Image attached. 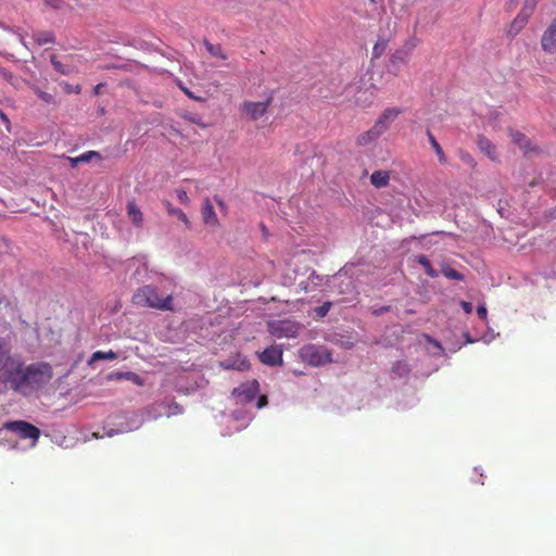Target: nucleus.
I'll return each instance as SVG.
<instances>
[{
    "label": "nucleus",
    "instance_id": "obj_1",
    "mask_svg": "<svg viewBox=\"0 0 556 556\" xmlns=\"http://www.w3.org/2000/svg\"><path fill=\"white\" fill-rule=\"evenodd\" d=\"M132 302L138 306L159 311H173V296L170 294L161 295L153 286L139 288L132 296Z\"/></svg>",
    "mask_w": 556,
    "mask_h": 556
},
{
    "label": "nucleus",
    "instance_id": "obj_2",
    "mask_svg": "<svg viewBox=\"0 0 556 556\" xmlns=\"http://www.w3.org/2000/svg\"><path fill=\"white\" fill-rule=\"evenodd\" d=\"M26 366L21 356L16 355L8 366L1 371L0 378L8 383L10 388L16 392H25L26 390Z\"/></svg>",
    "mask_w": 556,
    "mask_h": 556
},
{
    "label": "nucleus",
    "instance_id": "obj_3",
    "mask_svg": "<svg viewBox=\"0 0 556 556\" xmlns=\"http://www.w3.org/2000/svg\"><path fill=\"white\" fill-rule=\"evenodd\" d=\"M26 390L47 384L53 377L52 366L48 363H34L26 366Z\"/></svg>",
    "mask_w": 556,
    "mask_h": 556
},
{
    "label": "nucleus",
    "instance_id": "obj_4",
    "mask_svg": "<svg viewBox=\"0 0 556 556\" xmlns=\"http://www.w3.org/2000/svg\"><path fill=\"white\" fill-rule=\"evenodd\" d=\"M300 357L312 366H323L332 362L330 351L323 345L316 344L304 345L300 350Z\"/></svg>",
    "mask_w": 556,
    "mask_h": 556
},
{
    "label": "nucleus",
    "instance_id": "obj_5",
    "mask_svg": "<svg viewBox=\"0 0 556 556\" xmlns=\"http://www.w3.org/2000/svg\"><path fill=\"white\" fill-rule=\"evenodd\" d=\"M301 325L290 319L274 320L268 323V331L271 336L282 338H295Z\"/></svg>",
    "mask_w": 556,
    "mask_h": 556
},
{
    "label": "nucleus",
    "instance_id": "obj_6",
    "mask_svg": "<svg viewBox=\"0 0 556 556\" xmlns=\"http://www.w3.org/2000/svg\"><path fill=\"white\" fill-rule=\"evenodd\" d=\"M4 428L11 432L17 433L21 439L33 440L34 444L41 433L39 428L24 420L8 421L4 424Z\"/></svg>",
    "mask_w": 556,
    "mask_h": 556
},
{
    "label": "nucleus",
    "instance_id": "obj_7",
    "mask_svg": "<svg viewBox=\"0 0 556 556\" xmlns=\"http://www.w3.org/2000/svg\"><path fill=\"white\" fill-rule=\"evenodd\" d=\"M273 98L269 97L265 101L253 102L244 101L240 105V111L247 115L251 121H256L265 115L269 105L271 104Z\"/></svg>",
    "mask_w": 556,
    "mask_h": 556
},
{
    "label": "nucleus",
    "instance_id": "obj_8",
    "mask_svg": "<svg viewBox=\"0 0 556 556\" xmlns=\"http://www.w3.org/2000/svg\"><path fill=\"white\" fill-rule=\"evenodd\" d=\"M402 112L403 111L400 108H387L382 111L372 126L383 135L390 129L392 123L402 114Z\"/></svg>",
    "mask_w": 556,
    "mask_h": 556
},
{
    "label": "nucleus",
    "instance_id": "obj_9",
    "mask_svg": "<svg viewBox=\"0 0 556 556\" xmlns=\"http://www.w3.org/2000/svg\"><path fill=\"white\" fill-rule=\"evenodd\" d=\"M511 140L517 144L526 156H532L540 153V148L520 131L510 130Z\"/></svg>",
    "mask_w": 556,
    "mask_h": 556
},
{
    "label": "nucleus",
    "instance_id": "obj_10",
    "mask_svg": "<svg viewBox=\"0 0 556 556\" xmlns=\"http://www.w3.org/2000/svg\"><path fill=\"white\" fill-rule=\"evenodd\" d=\"M201 216L205 226L217 228L219 227V219L215 212L214 205L210 198H204L201 205Z\"/></svg>",
    "mask_w": 556,
    "mask_h": 556
},
{
    "label": "nucleus",
    "instance_id": "obj_11",
    "mask_svg": "<svg viewBox=\"0 0 556 556\" xmlns=\"http://www.w3.org/2000/svg\"><path fill=\"white\" fill-rule=\"evenodd\" d=\"M260 361L268 366H276L282 363V349L278 345L266 348L258 354Z\"/></svg>",
    "mask_w": 556,
    "mask_h": 556
},
{
    "label": "nucleus",
    "instance_id": "obj_12",
    "mask_svg": "<svg viewBox=\"0 0 556 556\" xmlns=\"http://www.w3.org/2000/svg\"><path fill=\"white\" fill-rule=\"evenodd\" d=\"M477 146L491 161H497L496 147L492 141L483 135H479L477 139Z\"/></svg>",
    "mask_w": 556,
    "mask_h": 556
},
{
    "label": "nucleus",
    "instance_id": "obj_13",
    "mask_svg": "<svg viewBox=\"0 0 556 556\" xmlns=\"http://www.w3.org/2000/svg\"><path fill=\"white\" fill-rule=\"evenodd\" d=\"M382 135L380 131H378L374 126L369 128L368 130L359 134L356 137V144L358 147H368L372 143H375Z\"/></svg>",
    "mask_w": 556,
    "mask_h": 556
},
{
    "label": "nucleus",
    "instance_id": "obj_14",
    "mask_svg": "<svg viewBox=\"0 0 556 556\" xmlns=\"http://www.w3.org/2000/svg\"><path fill=\"white\" fill-rule=\"evenodd\" d=\"M127 215L135 227L141 228L143 226V214L136 204L135 200L128 201Z\"/></svg>",
    "mask_w": 556,
    "mask_h": 556
},
{
    "label": "nucleus",
    "instance_id": "obj_15",
    "mask_svg": "<svg viewBox=\"0 0 556 556\" xmlns=\"http://www.w3.org/2000/svg\"><path fill=\"white\" fill-rule=\"evenodd\" d=\"M375 101V88L358 90L354 103L361 108H369Z\"/></svg>",
    "mask_w": 556,
    "mask_h": 556
},
{
    "label": "nucleus",
    "instance_id": "obj_16",
    "mask_svg": "<svg viewBox=\"0 0 556 556\" xmlns=\"http://www.w3.org/2000/svg\"><path fill=\"white\" fill-rule=\"evenodd\" d=\"M258 383L253 381L251 386H241L233 390V393L242 397L244 402H251L254 400L257 393Z\"/></svg>",
    "mask_w": 556,
    "mask_h": 556
},
{
    "label": "nucleus",
    "instance_id": "obj_17",
    "mask_svg": "<svg viewBox=\"0 0 556 556\" xmlns=\"http://www.w3.org/2000/svg\"><path fill=\"white\" fill-rule=\"evenodd\" d=\"M163 204L169 216L176 217L178 220L184 223L188 229L191 228L190 219L179 207H175L169 201H164Z\"/></svg>",
    "mask_w": 556,
    "mask_h": 556
},
{
    "label": "nucleus",
    "instance_id": "obj_18",
    "mask_svg": "<svg viewBox=\"0 0 556 556\" xmlns=\"http://www.w3.org/2000/svg\"><path fill=\"white\" fill-rule=\"evenodd\" d=\"M391 174L389 170H376L370 175V182L374 187L380 189L389 185Z\"/></svg>",
    "mask_w": 556,
    "mask_h": 556
},
{
    "label": "nucleus",
    "instance_id": "obj_19",
    "mask_svg": "<svg viewBox=\"0 0 556 556\" xmlns=\"http://www.w3.org/2000/svg\"><path fill=\"white\" fill-rule=\"evenodd\" d=\"M31 38L38 46L55 42V35L52 30L34 31Z\"/></svg>",
    "mask_w": 556,
    "mask_h": 556
},
{
    "label": "nucleus",
    "instance_id": "obj_20",
    "mask_svg": "<svg viewBox=\"0 0 556 556\" xmlns=\"http://www.w3.org/2000/svg\"><path fill=\"white\" fill-rule=\"evenodd\" d=\"M16 355L11 353V349L3 339H0V372L14 359Z\"/></svg>",
    "mask_w": 556,
    "mask_h": 556
},
{
    "label": "nucleus",
    "instance_id": "obj_21",
    "mask_svg": "<svg viewBox=\"0 0 556 556\" xmlns=\"http://www.w3.org/2000/svg\"><path fill=\"white\" fill-rule=\"evenodd\" d=\"M203 45H204L206 51L208 52V54L211 56L218 58L220 60H227L228 59V55L224 51V49H223L220 43H212L207 39H204L203 40Z\"/></svg>",
    "mask_w": 556,
    "mask_h": 556
},
{
    "label": "nucleus",
    "instance_id": "obj_22",
    "mask_svg": "<svg viewBox=\"0 0 556 556\" xmlns=\"http://www.w3.org/2000/svg\"><path fill=\"white\" fill-rule=\"evenodd\" d=\"M427 137H428V140H429L432 149L434 150V152L438 156L439 162L441 164H445L447 162L446 155H445L442 147L440 146V143L438 142V140L435 139V137L429 129L427 130Z\"/></svg>",
    "mask_w": 556,
    "mask_h": 556
},
{
    "label": "nucleus",
    "instance_id": "obj_23",
    "mask_svg": "<svg viewBox=\"0 0 556 556\" xmlns=\"http://www.w3.org/2000/svg\"><path fill=\"white\" fill-rule=\"evenodd\" d=\"M116 358H117V354L112 350H110L108 352L96 351L92 353L91 357L89 358L88 365L92 366L93 363H96L98 361H113Z\"/></svg>",
    "mask_w": 556,
    "mask_h": 556
},
{
    "label": "nucleus",
    "instance_id": "obj_24",
    "mask_svg": "<svg viewBox=\"0 0 556 556\" xmlns=\"http://www.w3.org/2000/svg\"><path fill=\"white\" fill-rule=\"evenodd\" d=\"M528 14H523L522 12L513 21L509 29V34L511 36H516L521 28L527 24L528 22Z\"/></svg>",
    "mask_w": 556,
    "mask_h": 556
},
{
    "label": "nucleus",
    "instance_id": "obj_25",
    "mask_svg": "<svg viewBox=\"0 0 556 556\" xmlns=\"http://www.w3.org/2000/svg\"><path fill=\"white\" fill-rule=\"evenodd\" d=\"M410 371L409 366L405 362H396L391 369L392 376L395 378L406 377Z\"/></svg>",
    "mask_w": 556,
    "mask_h": 556
},
{
    "label": "nucleus",
    "instance_id": "obj_26",
    "mask_svg": "<svg viewBox=\"0 0 556 556\" xmlns=\"http://www.w3.org/2000/svg\"><path fill=\"white\" fill-rule=\"evenodd\" d=\"M417 262L424 267L426 274L429 277L434 278L438 276V271L432 267L429 258L426 255H418Z\"/></svg>",
    "mask_w": 556,
    "mask_h": 556
},
{
    "label": "nucleus",
    "instance_id": "obj_27",
    "mask_svg": "<svg viewBox=\"0 0 556 556\" xmlns=\"http://www.w3.org/2000/svg\"><path fill=\"white\" fill-rule=\"evenodd\" d=\"M50 62H51L53 68L61 75H70L73 72L70 66L64 65L61 61H59L54 54L51 55Z\"/></svg>",
    "mask_w": 556,
    "mask_h": 556
},
{
    "label": "nucleus",
    "instance_id": "obj_28",
    "mask_svg": "<svg viewBox=\"0 0 556 556\" xmlns=\"http://www.w3.org/2000/svg\"><path fill=\"white\" fill-rule=\"evenodd\" d=\"M114 376L117 379L131 380L132 382H135L138 386H142L143 384V381H142L141 377L138 376L137 374L132 372V371L117 372V374H114Z\"/></svg>",
    "mask_w": 556,
    "mask_h": 556
},
{
    "label": "nucleus",
    "instance_id": "obj_29",
    "mask_svg": "<svg viewBox=\"0 0 556 556\" xmlns=\"http://www.w3.org/2000/svg\"><path fill=\"white\" fill-rule=\"evenodd\" d=\"M31 89L38 96V98L40 100H42L43 102L49 103V104H54L55 103V99H54V97L51 93L42 91L37 86H33Z\"/></svg>",
    "mask_w": 556,
    "mask_h": 556
},
{
    "label": "nucleus",
    "instance_id": "obj_30",
    "mask_svg": "<svg viewBox=\"0 0 556 556\" xmlns=\"http://www.w3.org/2000/svg\"><path fill=\"white\" fill-rule=\"evenodd\" d=\"M442 274L447 279H453V280H464V278H465L462 273L457 271L456 269H454L452 267H443Z\"/></svg>",
    "mask_w": 556,
    "mask_h": 556
},
{
    "label": "nucleus",
    "instance_id": "obj_31",
    "mask_svg": "<svg viewBox=\"0 0 556 556\" xmlns=\"http://www.w3.org/2000/svg\"><path fill=\"white\" fill-rule=\"evenodd\" d=\"M225 367L243 371V370H247L250 368V362L248 359L243 358L240 361H236L232 364H227Z\"/></svg>",
    "mask_w": 556,
    "mask_h": 556
},
{
    "label": "nucleus",
    "instance_id": "obj_32",
    "mask_svg": "<svg viewBox=\"0 0 556 556\" xmlns=\"http://www.w3.org/2000/svg\"><path fill=\"white\" fill-rule=\"evenodd\" d=\"M92 159L102 160V155L97 151H87L79 155L80 163L90 162Z\"/></svg>",
    "mask_w": 556,
    "mask_h": 556
},
{
    "label": "nucleus",
    "instance_id": "obj_33",
    "mask_svg": "<svg viewBox=\"0 0 556 556\" xmlns=\"http://www.w3.org/2000/svg\"><path fill=\"white\" fill-rule=\"evenodd\" d=\"M387 42L384 40L377 41L372 48V56L378 59L386 51Z\"/></svg>",
    "mask_w": 556,
    "mask_h": 556
},
{
    "label": "nucleus",
    "instance_id": "obj_34",
    "mask_svg": "<svg viewBox=\"0 0 556 556\" xmlns=\"http://www.w3.org/2000/svg\"><path fill=\"white\" fill-rule=\"evenodd\" d=\"M176 197H177V200L184 204V205H189L190 204V199L187 194V191L181 189V188H176L174 190Z\"/></svg>",
    "mask_w": 556,
    "mask_h": 556
},
{
    "label": "nucleus",
    "instance_id": "obj_35",
    "mask_svg": "<svg viewBox=\"0 0 556 556\" xmlns=\"http://www.w3.org/2000/svg\"><path fill=\"white\" fill-rule=\"evenodd\" d=\"M459 157L465 164L469 165L472 168L476 167V161L469 152L460 151Z\"/></svg>",
    "mask_w": 556,
    "mask_h": 556
},
{
    "label": "nucleus",
    "instance_id": "obj_36",
    "mask_svg": "<svg viewBox=\"0 0 556 556\" xmlns=\"http://www.w3.org/2000/svg\"><path fill=\"white\" fill-rule=\"evenodd\" d=\"M43 2L55 11H61L65 7V2L63 0H43Z\"/></svg>",
    "mask_w": 556,
    "mask_h": 556
},
{
    "label": "nucleus",
    "instance_id": "obj_37",
    "mask_svg": "<svg viewBox=\"0 0 556 556\" xmlns=\"http://www.w3.org/2000/svg\"><path fill=\"white\" fill-rule=\"evenodd\" d=\"M535 4H536L535 0H526L525 7L522 9V13L528 14V16H529L532 13V11L534 10Z\"/></svg>",
    "mask_w": 556,
    "mask_h": 556
},
{
    "label": "nucleus",
    "instance_id": "obj_38",
    "mask_svg": "<svg viewBox=\"0 0 556 556\" xmlns=\"http://www.w3.org/2000/svg\"><path fill=\"white\" fill-rule=\"evenodd\" d=\"M64 90L66 93H80L81 87L79 85L72 86L70 84H65Z\"/></svg>",
    "mask_w": 556,
    "mask_h": 556
},
{
    "label": "nucleus",
    "instance_id": "obj_39",
    "mask_svg": "<svg viewBox=\"0 0 556 556\" xmlns=\"http://www.w3.org/2000/svg\"><path fill=\"white\" fill-rule=\"evenodd\" d=\"M477 314L480 319L485 320L488 316V311L484 304H480L477 308Z\"/></svg>",
    "mask_w": 556,
    "mask_h": 556
},
{
    "label": "nucleus",
    "instance_id": "obj_40",
    "mask_svg": "<svg viewBox=\"0 0 556 556\" xmlns=\"http://www.w3.org/2000/svg\"><path fill=\"white\" fill-rule=\"evenodd\" d=\"M214 200L217 203V205L220 208V211L226 213L227 212V204L225 203V201L223 199H220L218 195H215Z\"/></svg>",
    "mask_w": 556,
    "mask_h": 556
},
{
    "label": "nucleus",
    "instance_id": "obj_41",
    "mask_svg": "<svg viewBox=\"0 0 556 556\" xmlns=\"http://www.w3.org/2000/svg\"><path fill=\"white\" fill-rule=\"evenodd\" d=\"M460 306H462V308L464 309V312L466 314H471L472 313L473 306H472V304L470 302L462 301L460 302Z\"/></svg>",
    "mask_w": 556,
    "mask_h": 556
},
{
    "label": "nucleus",
    "instance_id": "obj_42",
    "mask_svg": "<svg viewBox=\"0 0 556 556\" xmlns=\"http://www.w3.org/2000/svg\"><path fill=\"white\" fill-rule=\"evenodd\" d=\"M390 309H391V307L387 305V306H381V307L375 309L372 313L376 316H380V315H382L384 313L390 312Z\"/></svg>",
    "mask_w": 556,
    "mask_h": 556
},
{
    "label": "nucleus",
    "instance_id": "obj_43",
    "mask_svg": "<svg viewBox=\"0 0 556 556\" xmlns=\"http://www.w3.org/2000/svg\"><path fill=\"white\" fill-rule=\"evenodd\" d=\"M0 119L7 125L9 126L10 125V119L8 117V115L0 110Z\"/></svg>",
    "mask_w": 556,
    "mask_h": 556
},
{
    "label": "nucleus",
    "instance_id": "obj_44",
    "mask_svg": "<svg viewBox=\"0 0 556 556\" xmlns=\"http://www.w3.org/2000/svg\"><path fill=\"white\" fill-rule=\"evenodd\" d=\"M68 161L72 167H76L80 163L79 155L76 157H68Z\"/></svg>",
    "mask_w": 556,
    "mask_h": 556
},
{
    "label": "nucleus",
    "instance_id": "obj_45",
    "mask_svg": "<svg viewBox=\"0 0 556 556\" xmlns=\"http://www.w3.org/2000/svg\"><path fill=\"white\" fill-rule=\"evenodd\" d=\"M260 228H261V231H262L263 236L265 238H267L269 236V231H268L267 227L265 226V224L261 223L260 224Z\"/></svg>",
    "mask_w": 556,
    "mask_h": 556
},
{
    "label": "nucleus",
    "instance_id": "obj_46",
    "mask_svg": "<svg viewBox=\"0 0 556 556\" xmlns=\"http://www.w3.org/2000/svg\"><path fill=\"white\" fill-rule=\"evenodd\" d=\"M267 404V397L266 396H261L258 399V403H257V407L258 408H262L263 406H265Z\"/></svg>",
    "mask_w": 556,
    "mask_h": 556
},
{
    "label": "nucleus",
    "instance_id": "obj_47",
    "mask_svg": "<svg viewBox=\"0 0 556 556\" xmlns=\"http://www.w3.org/2000/svg\"><path fill=\"white\" fill-rule=\"evenodd\" d=\"M317 312H318L319 316H325L328 312V306H326V305L320 306V307H318Z\"/></svg>",
    "mask_w": 556,
    "mask_h": 556
},
{
    "label": "nucleus",
    "instance_id": "obj_48",
    "mask_svg": "<svg viewBox=\"0 0 556 556\" xmlns=\"http://www.w3.org/2000/svg\"><path fill=\"white\" fill-rule=\"evenodd\" d=\"M181 89H182V91L185 92V94H186L188 98H190V99H194V100H198V98H197V97H194V96H193V93H192L189 89H187V88H181Z\"/></svg>",
    "mask_w": 556,
    "mask_h": 556
},
{
    "label": "nucleus",
    "instance_id": "obj_49",
    "mask_svg": "<svg viewBox=\"0 0 556 556\" xmlns=\"http://www.w3.org/2000/svg\"><path fill=\"white\" fill-rule=\"evenodd\" d=\"M175 409H176V413H182V408L178 404H175Z\"/></svg>",
    "mask_w": 556,
    "mask_h": 556
},
{
    "label": "nucleus",
    "instance_id": "obj_50",
    "mask_svg": "<svg viewBox=\"0 0 556 556\" xmlns=\"http://www.w3.org/2000/svg\"><path fill=\"white\" fill-rule=\"evenodd\" d=\"M99 88H100V85H98V86L96 87V90H94V92H96V93H98V92H99Z\"/></svg>",
    "mask_w": 556,
    "mask_h": 556
},
{
    "label": "nucleus",
    "instance_id": "obj_51",
    "mask_svg": "<svg viewBox=\"0 0 556 556\" xmlns=\"http://www.w3.org/2000/svg\"><path fill=\"white\" fill-rule=\"evenodd\" d=\"M370 2H371V3H376V2H377V0H370Z\"/></svg>",
    "mask_w": 556,
    "mask_h": 556
}]
</instances>
